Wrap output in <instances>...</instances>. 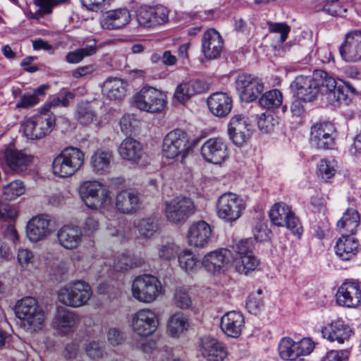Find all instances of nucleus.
Instances as JSON below:
<instances>
[{"instance_id": "1", "label": "nucleus", "mask_w": 361, "mask_h": 361, "mask_svg": "<svg viewBox=\"0 0 361 361\" xmlns=\"http://www.w3.org/2000/svg\"><path fill=\"white\" fill-rule=\"evenodd\" d=\"M15 313L21 321L20 326L26 331L32 332L42 329L45 322V314L37 300L27 297L19 300Z\"/></svg>"}, {"instance_id": "2", "label": "nucleus", "mask_w": 361, "mask_h": 361, "mask_svg": "<svg viewBox=\"0 0 361 361\" xmlns=\"http://www.w3.org/2000/svg\"><path fill=\"white\" fill-rule=\"evenodd\" d=\"M79 194L88 208L106 211L114 209L110 191L103 188L102 184L97 180L82 182L79 188Z\"/></svg>"}, {"instance_id": "3", "label": "nucleus", "mask_w": 361, "mask_h": 361, "mask_svg": "<svg viewBox=\"0 0 361 361\" xmlns=\"http://www.w3.org/2000/svg\"><path fill=\"white\" fill-rule=\"evenodd\" d=\"M84 163V152L78 147H68L54 159L52 171L59 178L71 177L82 167Z\"/></svg>"}, {"instance_id": "4", "label": "nucleus", "mask_w": 361, "mask_h": 361, "mask_svg": "<svg viewBox=\"0 0 361 361\" xmlns=\"http://www.w3.org/2000/svg\"><path fill=\"white\" fill-rule=\"evenodd\" d=\"M92 295L90 286L82 280H76L62 286L57 291L58 300L72 308H78L87 304Z\"/></svg>"}, {"instance_id": "5", "label": "nucleus", "mask_w": 361, "mask_h": 361, "mask_svg": "<svg viewBox=\"0 0 361 361\" xmlns=\"http://www.w3.org/2000/svg\"><path fill=\"white\" fill-rule=\"evenodd\" d=\"M161 281L151 274H143L134 279L131 284V294L137 301L150 304L162 294Z\"/></svg>"}, {"instance_id": "6", "label": "nucleus", "mask_w": 361, "mask_h": 361, "mask_svg": "<svg viewBox=\"0 0 361 361\" xmlns=\"http://www.w3.org/2000/svg\"><path fill=\"white\" fill-rule=\"evenodd\" d=\"M133 103L140 111L156 114L165 108L167 97L162 91L146 85L133 96Z\"/></svg>"}, {"instance_id": "7", "label": "nucleus", "mask_w": 361, "mask_h": 361, "mask_svg": "<svg viewBox=\"0 0 361 361\" xmlns=\"http://www.w3.org/2000/svg\"><path fill=\"white\" fill-rule=\"evenodd\" d=\"M245 207V200L241 196L233 192H225L217 200L216 212L220 219L226 223H232L241 216Z\"/></svg>"}, {"instance_id": "8", "label": "nucleus", "mask_w": 361, "mask_h": 361, "mask_svg": "<svg viewBox=\"0 0 361 361\" xmlns=\"http://www.w3.org/2000/svg\"><path fill=\"white\" fill-rule=\"evenodd\" d=\"M231 248L235 253L233 267L238 273L247 275L258 267L259 260L252 253L251 240L236 241L231 245Z\"/></svg>"}, {"instance_id": "9", "label": "nucleus", "mask_w": 361, "mask_h": 361, "mask_svg": "<svg viewBox=\"0 0 361 361\" xmlns=\"http://www.w3.org/2000/svg\"><path fill=\"white\" fill-rule=\"evenodd\" d=\"M164 212L169 222L180 224L195 213V207L190 198L178 196L164 203Z\"/></svg>"}, {"instance_id": "10", "label": "nucleus", "mask_w": 361, "mask_h": 361, "mask_svg": "<svg viewBox=\"0 0 361 361\" xmlns=\"http://www.w3.org/2000/svg\"><path fill=\"white\" fill-rule=\"evenodd\" d=\"M54 125V115L42 109L39 114L29 118L24 123V134L30 140L42 139L51 132Z\"/></svg>"}, {"instance_id": "11", "label": "nucleus", "mask_w": 361, "mask_h": 361, "mask_svg": "<svg viewBox=\"0 0 361 361\" xmlns=\"http://www.w3.org/2000/svg\"><path fill=\"white\" fill-rule=\"evenodd\" d=\"M233 264V250L220 248L207 252L202 259V265L209 274L219 276L228 271Z\"/></svg>"}, {"instance_id": "12", "label": "nucleus", "mask_w": 361, "mask_h": 361, "mask_svg": "<svg viewBox=\"0 0 361 361\" xmlns=\"http://www.w3.org/2000/svg\"><path fill=\"white\" fill-rule=\"evenodd\" d=\"M190 150L186 133L179 129L168 133L163 140L162 154L167 159H175L178 157L183 160Z\"/></svg>"}, {"instance_id": "13", "label": "nucleus", "mask_w": 361, "mask_h": 361, "mask_svg": "<svg viewBox=\"0 0 361 361\" xmlns=\"http://www.w3.org/2000/svg\"><path fill=\"white\" fill-rule=\"evenodd\" d=\"M169 10L162 5H142L135 12L138 26L153 28L169 21Z\"/></svg>"}, {"instance_id": "14", "label": "nucleus", "mask_w": 361, "mask_h": 361, "mask_svg": "<svg viewBox=\"0 0 361 361\" xmlns=\"http://www.w3.org/2000/svg\"><path fill=\"white\" fill-rule=\"evenodd\" d=\"M269 218L273 224L277 226H286L298 237H300L302 233V228L299 219L290 207L284 203L274 204L269 212Z\"/></svg>"}, {"instance_id": "15", "label": "nucleus", "mask_w": 361, "mask_h": 361, "mask_svg": "<svg viewBox=\"0 0 361 361\" xmlns=\"http://www.w3.org/2000/svg\"><path fill=\"white\" fill-rule=\"evenodd\" d=\"M158 324L157 315L149 308L139 310L131 315L132 329L140 337L146 338L152 335L157 330Z\"/></svg>"}, {"instance_id": "16", "label": "nucleus", "mask_w": 361, "mask_h": 361, "mask_svg": "<svg viewBox=\"0 0 361 361\" xmlns=\"http://www.w3.org/2000/svg\"><path fill=\"white\" fill-rule=\"evenodd\" d=\"M201 155L205 161L221 165L229 157L228 144L221 137L209 138L202 145Z\"/></svg>"}, {"instance_id": "17", "label": "nucleus", "mask_w": 361, "mask_h": 361, "mask_svg": "<svg viewBox=\"0 0 361 361\" xmlns=\"http://www.w3.org/2000/svg\"><path fill=\"white\" fill-rule=\"evenodd\" d=\"M54 231V226L51 216L39 214L33 216L27 224L26 234L32 243H37L46 239Z\"/></svg>"}, {"instance_id": "18", "label": "nucleus", "mask_w": 361, "mask_h": 361, "mask_svg": "<svg viewBox=\"0 0 361 361\" xmlns=\"http://www.w3.org/2000/svg\"><path fill=\"white\" fill-rule=\"evenodd\" d=\"M235 85L240 99L245 102H253L264 90L262 80L249 74H240Z\"/></svg>"}, {"instance_id": "19", "label": "nucleus", "mask_w": 361, "mask_h": 361, "mask_svg": "<svg viewBox=\"0 0 361 361\" xmlns=\"http://www.w3.org/2000/svg\"><path fill=\"white\" fill-rule=\"evenodd\" d=\"M80 324L78 314L65 307L59 306L52 321V327L61 336L74 332Z\"/></svg>"}, {"instance_id": "20", "label": "nucleus", "mask_w": 361, "mask_h": 361, "mask_svg": "<svg viewBox=\"0 0 361 361\" xmlns=\"http://www.w3.org/2000/svg\"><path fill=\"white\" fill-rule=\"evenodd\" d=\"M290 87L293 94L303 102L314 100L320 92L319 81L317 80L314 75L312 76H297Z\"/></svg>"}, {"instance_id": "21", "label": "nucleus", "mask_w": 361, "mask_h": 361, "mask_svg": "<svg viewBox=\"0 0 361 361\" xmlns=\"http://www.w3.org/2000/svg\"><path fill=\"white\" fill-rule=\"evenodd\" d=\"M336 128L330 122L314 124L311 129V144L318 149H329L334 145Z\"/></svg>"}, {"instance_id": "22", "label": "nucleus", "mask_w": 361, "mask_h": 361, "mask_svg": "<svg viewBox=\"0 0 361 361\" xmlns=\"http://www.w3.org/2000/svg\"><path fill=\"white\" fill-rule=\"evenodd\" d=\"M8 168L16 173L27 171L33 161V156L21 150H17L13 147H7L0 151Z\"/></svg>"}, {"instance_id": "23", "label": "nucleus", "mask_w": 361, "mask_h": 361, "mask_svg": "<svg viewBox=\"0 0 361 361\" xmlns=\"http://www.w3.org/2000/svg\"><path fill=\"white\" fill-rule=\"evenodd\" d=\"M336 303L341 307L355 308L361 302V289L355 281H346L338 288L336 294Z\"/></svg>"}, {"instance_id": "24", "label": "nucleus", "mask_w": 361, "mask_h": 361, "mask_svg": "<svg viewBox=\"0 0 361 361\" xmlns=\"http://www.w3.org/2000/svg\"><path fill=\"white\" fill-rule=\"evenodd\" d=\"M59 244L66 250H75L82 242L83 233L80 227L66 224L59 228L56 233Z\"/></svg>"}, {"instance_id": "25", "label": "nucleus", "mask_w": 361, "mask_h": 361, "mask_svg": "<svg viewBox=\"0 0 361 361\" xmlns=\"http://www.w3.org/2000/svg\"><path fill=\"white\" fill-rule=\"evenodd\" d=\"M212 235L210 225L204 221H198L191 224L188 230V243L193 247L204 248L210 242Z\"/></svg>"}, {"instance_id": "26", "label": "nucleus", "mask_w": 361, "mask_h": 361, "mask_svg": "<svg viewBox=\"0 0 361 361\" xmlns=\"http://www.w3.org/2000/svg\"><path fill=\"white\" fill-rule=\"evenodd\" d=\"M251 125L248 119L240 114L233 116L228 126L230 139L237 146L242 145L250 136Z\"/></svg>"}, {"instance_id": "27", "label": "nucleus", "mask_w": 361, "mask_h": 361, "mask_svg": "<svg viewBox=\"0 0 361 361\" xmlns=\"http://www.w3.org/2000/svg\"><path fill=\"white\" fill-rule=\"evenodd\" d=\"M118 154L121 157L133 164L147 162V154L141 142L132 137L124 139L118 147Z\"/></svg>"}, {"instance_id": "28", "label": "nucleus", "mask_w": 361, "mask_h": 361, "mask_svg": "<svg viewBox=\"0 0 361 361\" xmlns=\"http://www.w3.org/2000/svg\"><path fill=\"white\" fill-rule=\"evenodd\" d=\"M339 51L342 58L346 61L361 60V30L348 32Z\"/></svg>"}, {"instance_id": "29", "label": "nucleus", "mask_w": 361, "mask_h": 361, "mask_svg": "<svg viewBox=\"0 0 361 361\" xmlns=\"http://www.w3.org/2000/svg\"><path fill=\"white\" fill-rule=\"evenodd\" d=\"M224 48V41L215 29L207 30L202 37V51L207 59L218 58Z\"/></svg>"}, {"instance_id": "30", "label": "nucleus", "mask_w": 361, "mask_h": 361, "mask_svg": "<svg viewBox=\"0 0 361 361\" xmlns=\"http://www.w3.org/2000/svg\"><path fill=\"white\" fill-rule=\"evenodd\" d=\"M140 203L139 193L133 189L119 191L114 199L115 207L123 214H132L137 212Z\"/></svg>"}, {"instance_id": "31", "label": "nucleus", "mask_w": 361, "mask_h": 361, "mask_svg": "<svg viewBox=\"0 0 361 361\" xmlns=\"http://www.w3.org/2000/svg\"><path fill=\"white\" fill-rule=\"evenodd\" d=\"M131 20L129 9L119 8L107 11L101 20V25L105 30H120L128 25Z\"/></svg>"}, {"instance_id": "32", "label": "nucleus", "mask_w": 361, "mask_h": 361, "mask_svg": "<svg viewBox=\"0 0 361 361\" xmlns=\"http://www.w3.org/2000/svg\"><path fill=\"white\" fill-rule=\"evenodd\" d=\"M244 323V317L241 313L230 311L221 317V328L227 336L238 338L242 332Z\"/></svg>"}, {"instance_id": "33", "label": "nucleus", "mask_w": 361, "mask_h": 361, "mask_svg": "<svg viewBox=\"0 0 361 361\" xmlns=\"http://www.w3.org/2000/svg\"><path fill=\"white\" fill-rule=\"evenodd\" d=\"M208 87L207 83L200 80L182 82L176 87L173 97L179 102L185 103L195 94L206 92Z\"/></svg>"}, {"instance_id": "34", "label": "nucleus", "mask_w": 361, "mask_h": 361, "mask_svg": "<svg viewBox=\"0 0 361 361\" xmlns=\"http://www.w3.org/2000/svg\"><path fill=\"white\" fill-rule=\"evenodd\" d=\"M358 240L351 236L341 235L335 245L336 255L343 261L350 260L359 252Z\"/></svg>"}, {"instance_id": "35", "label": "nucleus", "mask_w": 361, "mask_h": 361, "mask_svg": "<svg viewBox=\"0 0 361 361\" xmlns=\"http://www.w3.org/2000/svg\"><path fill=\"white\" fill-rule=\"evenodd\" d=\"M207 105L213 115L222 117L231 111L232 102L227 94L215 92L207 99Z\"/></svg>"}, {"instance_id": "36", "label": "nucleus", "mask_w": 361, "mask_h": 361, "mask_svg": "<svg viewBox=\"0 0 361 361\" xmlns=\"http://www.w3.org/2000/svg\"><path fill=\"white\" fill-rule=\"evenodd\" d=\"M200 351L208 361H223L227 356V350L218 340H201Z\"/></svg>"}, {"instance_id": "37", "label": "nucleus", "mask_w": 361, "mask_h": 361, "mask_svg": "<svg viewBox=\"0 0 361 361\" xmlns=\"http://www.w3.org/2000/svg\"><path fill=\"white\" fill-rule=\"evenodd\" d=\"M128 84L119 78H109L104 82L102 92L111 100H122L126 95Z\"/></svg>"}, {"instance_id": "38", "label": "nucleus", "mask_w": 361, "mask_h": 361, "mask_svg": "<svg viewBox=\"0 0 361 361\" xmlns=\"http://www.w3.org/2000/svg\"><path fill=\"white\" fill-rule=\"evenodd\" d=\"M360 224V214L354 209H348L337 222L336 229L341 235L350 236L356 233Z\"/></svg>"}, {"instance_id": "39", "label": "nucleus", "mask_w": 361, "mask_h": 361, "mask_svg": "<svg viewBox=\"0 0 361 361\" xmlns=\"http://www.w3.org/2000/svg\"><path fill=\"white\" fill-rule=\"evenodd\" d=\"M321 333L323 338H350L354 335L353 329L341 319L324 326Z\"/></svg>"}, {"instance_id": "40", "label": "nucleus", "mask_w": 361, "mask_h": 361, "mask_svg": "<svg viewBox=\"0 0 361 361\" xmlns=\"http://www.w3.org/2000/svg\"><path fill=\"white\" fill-rule=\"evenodd\" d=\"M112 154L108 149H99L90 158V166L97 174L109 173L111 169Z\"/></svg>"}, {"instance_id": "41", "label": "nucleus", "mask_w": 361, "mask_h": 361, "mask_svg": "<svg viewBox=\"0 0 361 361\" xmlns=\"http://www.w3.org/2000/svg\"><path fill=\"white\" fill-rule=\"evenodd\" d=\"M341 82L342 85L338 87V88L334 92H331L327 97V100L334 106L341 104L347 105L350 102L351 99L347 94V92H350V93L353 95L358 94L356 89L349 82L343 81Z\"/></svg>"}, {"instance_id": "42", "label": "nucleus", "mask_w": 361, "mask_h": 361, "mask_svg": "<svg viewBox=\"0 0 361 361\" xmlns=\"http://www.w3.org/2000/svg\"><path fill=\"white\" fill-rule=\"evenodd\" d=\"M188 327V319L180 312L173 314L167 322V331L172 337L181 336Z\"/></svg>"}, {"instance_id": "43", "label": "nucleus", "mask_w": 361, "mask_h": 361, "mask_svg": "<svg viewBox=\"0 0 361 361\" xmlns=\"http://www.w3.org/2000/svg\"><path fill=\"white\" fill-rule=\"evenodd\" d=\"M18 264L21 271L33 272L39 265L33 252L25 247H19L16 252Z\"/></svg>"}, {"instance_id": "44", "label": "nucleus", "mask_w": 361, "mask_h": 361, "mask_svg": "<svg viewBox=\"0 0 361 361\" xmlns=\"http://www.w3.org/2000/svg\"><path fill=\"white\" fill-rule=\"evenodd\" d=\"M145 262L144 258L131 255L129 252L118 254L115 257L112 267L116 271H124L140 267Z\"/></svg>"}, {"instance_id": "45", "label": "nucleus", "mask_w": 361, "mask_h": 361, "mask_svg": "<svg viewBox=\"0 0 361 361\" xmlns=\"http://www.w3.org/2000/svg\"><path fill=\"white\" fill-rule=\"evenodd\" d=\"M180 251L179 245L173 241L166 240L156 247V255L161 261H171L176 259Z\"/></svg>"}, {"instance_id": "46", "label": "nucleus", "mask_w": 361, "mask_h": 361, "mask_svg": "<svg viewBox=\"0 0 361 361\" xmlns=\"http://www.w3.org/2000/svg\"><path fill=\"white\" fill-rule=\"evenodd\" d=\"M338 162L333 158L321 159L317 165V175L325 182L330 181L338 171Z\"/></svg>"}, {"instance_id": "47", "label": "nucleus", "mask_w": 361, "mask_h": 361, "mask_svg": "<svg viewBox=\"0 0 361 361\" xmlns=\"http://www.w3.org/2000/svg\"><path fill=\"white\" fill-rule=\"evenodd\" d=\"M316 79L319 81L320 92L326 95V98L331 92H334L341 84H338L335 78L329 75L326 72L317 70L314 73Z\"/></svg>"}, {"instance_id": "48", "label": "nucleus", "mask_w": 361, "mask_h": 361, "mask_svg": "<svg viewBox=\"0 0 361 361\" xmlns=\"http://www.w3.org/2000/svg\"><path fill=\"white\" fill-rule=\"evenodd\" d=\"M106 217L108 220L106 229L109 234L111 236L118 237L121 240L125 238L126 237V231L124 228V220L116 211H114V214L111 215L110 217L108 215Z\"/></svg>"}, {"instance_id": "49", "label": "nucleus", "mask_w": 361, "mask_h": 361, "mask_svg": "<svg viewBox=\"0 0 361 361\" xmlns=\"http://www.w3.org/2000/svg\"><path fill=\"white\" fill-rule=\"evenodd\" d=\"M75 118L82 125H88L96 120L97 114L92 104L88 102H81L77 104Z\"/></svg>"}, {"instance_id": "50", "label": "nucleus", "mask_w": 361, "mask_h": 361, "mask_svg": "<svg viewBox=\"0 0 361 361\" xmlns=\"http://www.w3.org/2000/svg\"><path fill=\"white\" fill-rule=\"evenodd\" d=\"M298 346L294 340H281L279 344V353L285 360H294L300 356Z\"/></svg>"}, {"instance_id": "51", "label": "nucleus", "mask_w": 361, "mask_h": 361, "mask_svg": "<svg viewBox=\"0 0 361 361\" xmlns=\"http://www.w3.org/2000/svg\"><path fill=\"white\" fill-rule=\"evenodd\" d=\"M25 192V186L20 180H16L5 185L2 188V197L6 200L13 201L23 195Z\"/></svg>"}, {"instance_id": "52", "label": "nucleus", "mask_w": 361, "mask_h": 361, "mask_svg": "<svg viewBox=\"0 0 361 361\" xmlns=\"http://www.w3.org/2000/svg\"><path fill=\"white\" fill-rule=\"evenodd\" d=\"M96 42L93 41L90 44L70 51L67 54L66 59L70 63H80L85 57L90 56L97 52Z\"/></svg>"}, {"instance_id": "53", "label": "nucleus", "mask_w": 361, "mask_h": 361, "mask_svg": "<svg viewBox=\"0 0 361 361\" xmlns=\"http://www.w3.org/2000/svg\"><path fill=\"white\" fill-rule=\"evenodd\" d=\"M282 102L283 95L277 89L267 92L259 99V104L267 109L279 108L282 104Z\"/></svg>"}, {"instance_id": "54", "label": "nucleus", "mask_w": 361, "mask_h": 361, "mask_svg": "<svg viewBox=\"0 0 361 361\" xmlns=\"http://www.w3.org/2000/svg\"><path fill=\"white\" fill-rule=\"evenodd\" d=\"M178 259L180 267L187 273L193 272L197 267L198 260L190 250L180 251Z\"/></svg>"}, {"instance_id": "55", "label": "nucleus", "mask_w": 361, "mask_h": 361, "mask_svg": "<svg viewBox=\"0 0 361 361\" xmlns=\"http://www.w3.org/2000/svg\"><path fill=\"white\" fill-rule=\"evenodd\" d=\"M348 8L345 0H325L323 11L333 16L345 17Z\"/></svg>"}, {"instance_id": "56", "label": "nucleus", "mask_w": 361, "mask_h": 361, "mask_svg": "<svg viewBox=\"0 0 361 361\" xmlns=\"http://www.w3.org/2000/svg\"><path fill=\"white\" fill-rule=\"evenodd\" d=\"M267 25L269 32L274 35V38L277 45L286 41L290 32V27L286 23L269 22Z\"/></svg>"}, {"instance_id": "57", "label": "nucleus", "mask_w": 361, "mask_h": 361, "mask_svg": "<svg viewBox=\"0 0 361 361\" xmlns=\"http://www.w3.org/2000/svg\"><path fill=\"white\" fill-rule=\"evenodd\" d=\"M135 226L140 234L145 238L152 237L159 228L157 221L152 217L138 220Z\"/></svg>"}, {"instance_id": "58", "label": "nucleus", "mask_w": 361, "mask_h": 361, "mask_svg": "<svg viewBox=\"0 0 361 361\" xmlns=\"http://www.w3.org/2000/svg\"><path fill=\"white\" fill-rule=\"evenodd\" d=\"M173 299L176 306L181 310H188L192 304L188 288L184 286H178L176 288Z\"/></svg>"}, {"instance_id": "59", "label": "nucleus", "mask_w": 361, "mask_h": 361, "mask_svg": "<svg viewBox=\"0 0 361 361\" xmlns=\"http://www.w3.org/2000/svg\"><path fill=\"white\" fill-rule=\"evenodd\" d=\"M85 351L93 360L102 358L105 353L104 345L99 340H86Z\"/></svg>"}, {"instance_id": "60", "label": "nucleus", "mask_w": 361, "mask_h": 361, "mask_svg": "<svg viewBox=\"0 0 361 361\" xmlns=\"http://www.w3.org/2000/svg\"><path fill=\"white\" fill-rule=\"evenodd\" d=\"M74 94L71 92H66L63 94L57 96L49 102L44 104L42 108L44 111L50 112V109L56 106H67L73 100Z\"/></svg>"}, {"instance_id": "61", "label": "nucleus", "mask_w": 361, "mask_h": 361, "mask_svg": "<svg viewBox=\"0 0 361 361\" xmlns=\"http://www.w3.org/2000/svg\"><path fill=\"white\" fill-rule=\"evenodd\" d=\"M262 293V290L259 289L256 293L249 295L246 302V307L251 314H257L263 307Z\"/></svg>"}, {"instance_id": "62", "label": "nucleus", "mask_w": 361, "mask_h": 361, "mask_svg": "<svg viewBox=\"0 0 361 361\" xmlns=\"http://www.w3.org/2000/svg\"><path fill=\"white\" fill-rule=\"evenodd\" d=\"M123 334L121 330L118 327H102L99 325L93 326V334L90 336L102 337L106 335L107 338H117Z\"/></svg>"}, {"instance_id": "63", "label": "nucleus", "mask_w": 361, "mask_h": 361, "mask_svg": "<svg viewBox=\"0 0 361 361\" xmlns=\"http://www.w3.org/2000/svg\"><path fill=\"white\" fill-rule=\"evenodd\" d=\"M82 233L88 237L93 236L99 228V224L94 216H87L82 224V228H80Z\"/></svg>"}, {"instance_id": "64", "label": "nucleus", "mask_w": 361, "mask_h": 361, "mask_svg": "<svg viewBox=\"0 0 361 361\" xmlns=\"http://www.w3.org/2000/svg\"><path fill=\"white\" fill-rule=\"evenodd\" d=\"M277 123V121L274 118L272 114L270 113H264L260 115L257 125L261 131L269 133L274 128Z\"/></svg>"}]
</instances>
